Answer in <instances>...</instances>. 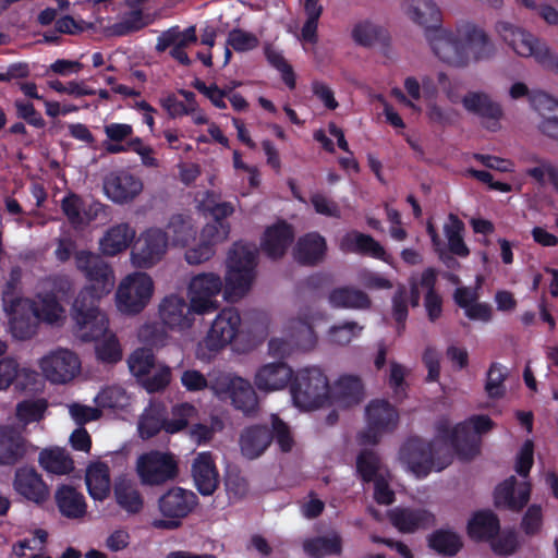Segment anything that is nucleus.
Returning a JSON list of instances; mask_svg holds the SVG:
<instances>
[{"label":"nucleus","instance_id":"48","mask_svg":"<svg viewBox=\"0 0 558 558\" xmlns=\"http://www.w3.org/2000/svg\"><path fill=\"white\" fill-rule=\"evenodd\" d=\"M114 498L118 506L129 514L138 513L144 506L143 497L136 484L128 480L117 482Z\"/></svg>","mask_w":558,"mask_h":558},{"label":"nucleus","instance_id":"40","mask_svg":"<svg viewBox=\"0 0 558 558\" xmlns=\"http://www.w3.org/2000/svg\"><path fill=\"white\" fill-rule=\"evenodd\" d=\"M194 207L198 213L209 214L214 222H227L226 218L234 213V205L220 202L219 196L211 191L198 192L194 197Z\"/></svg>","mask_w":558,"mask_h":558},{"label":"nucleus","instance_id":"34","mask_svg":"<svg viewBox=\"0 0 558 558\" xmlns=\"http://www.w3.org/2000/svg\"><path fill=\"white\" fill-rule=\"evenodd\" d=\"M391 524L401 533H414L435 523L434 514L423 508H395L388 513Z\"/></svg>","mask_w":558,"mask_h":558},{"label":"nucleus","instance_id":"15","mask_svg":"<svg viewBox=\"0 0 558 558\" xmlns=\"http://www.w3.org/2000/svg\"><path fill=\"white\" fill-rule=\"evenodd\" d=\"M511 99L529 96L532 108L538 113V128L548 136L558 137V100L544 92L530 93L523 82H514L509 87Z\"/></svg>","mask_w":558,"mask_h":558},{"label":"nucleus","instance_id":"58","mask_svg":"<svg viewBox=\"0 0 558 558\" xmlns=\"http://www.w3.org/2000/svg\"><path fill=\"white\" fill-rule=\"evenodd\" d=\"M351 36L357 45L371 47L384 39L385 29L369 21H361L353 26Z\"/></svg>","mask_w":558,"mask_h":558},{"label":"nucleus","instance_id":"17","mask_svg":"<svg viewBox=\"0 0 558 558\" xmlns=\"http://www.w3.org/2000/svg\"><path fill=\"white\" fill-rule=\"evenodd\" d=\"M75 265L88 281L83 289L95 291L96 298H105L112 291L116 282L114 272L97 254L80 251L75 254Z\"/></svg>","mask_w":558,"mask_h":558},{"label":"nucleus","instance_id":"35","mask_svg":"<svg viewBox=\"0 0 558 558\" xmlns=\"http://www.w3.org/2000/svg\"><path fill=\"white\" fill-rule=\"evenodd\" d=\"M192 476L197 490L205 496L213 495L219 484V474L209 452H199L192 463Z\"/></svg>","mask_w":558,"mask_h":558},{"label":"nucleus","instance_id":"54","mask_svg":"<svg viewBox=\"0 0 558 558\" xmlns=\"http://www.w3.org/2000/svg\"><path fill=\"white\" fill-rule=\"evenodd\" d=\"M329 302L333 307L366 308L369 300L363 292L351 288H337L329 294Z\"/></svg>","mask_w":558,"mask_h":558},{"label":"nucleus","instance_id":"30","mask_svg":"<svg viewBox=\"0 0 558 558\" xmlns=\"http://www.w3.org/2000/svg\"><path fill=\"white\" fill-rule=\"evenodd\" d=\"M38 377L36 371L20 366L13 359L0 360V391L12 385L20 390L29 389L37 384Z\"/></svg>","mask_w":558,"mask_h":558},{"label":"nucleus","instance_id":"6","mask_svg":"<svg viewBox=\"0 0 558 558\" xmlns=\"http://www.w3.org/2000/svg\"><path fill=\"white\" fill-rule=\"evenodd\" d=\"M101 299L95 291L82 289L72 304L73 332L82 341L98 340L109 328L106 313L98 307Z\"/></svg>","mask_w":558,"mask_h":558},{"label":"nucleus","instance_id":"4","mask_svg":"<svg viewBox=\"0 0 558 558\" xmlns=\"http://www.w3.org/2000/svg\"><path fill=\"white\" fill-rule=\"evenodd\" d=\"M494 31L517 56L534 58L544 68L558 70V56L527 29L508 21H498Z\"/></svg>","mask_w":558,"mask_h":558},{"label":"nucleus","instance_id":"23","mask_svg":"<svg viewBox=\"0 0 558 558\" xmlns=\"http://www.w3.org/2000/svg\"><path fill=\"white\" fill-rule=\"evenodd\" d=\"M403 11L410 21L424 28L426 39L429 32L444 28L442 12L435 0H404Z\"/></svg>","mask_w":558,"mask_h":558},{"label":"nucleus","instance_id":"41","mask_svg":"<svg viewBox=\"0 0 558 558\" xmlns=\"http://www.w3.org/2000/svg\"><path fill=\"white\" fill-rule=\"evenodd\" d=\"M94 402L100 409L128 412L133 403V396L120 385H109L95 396Z\"/></svg>","mask_w":558,"mask_h":558},{"label":"nucleus","instance_id":"33","mask_svg":"<svg viewBox=\"0 0 558 558\" xmlns=\"http://www.w3.org/2000/svg\"><path fill=\"white\" fill-rule=\"evenodd\" d=\"M339 247L343 252L369 255L392 265L391 256L387 254L379 242L357 231L345 233L339 241Z\"/></svg>","mask_w":558,"mask_h":558},{"label":"nucleus","instance_id":"2","mask_svg":"<svg viewBox=\"0 0 558 558\" xmlns=\"http://www.w3.org/2000/svg\"><path fill=\"white\" fill-rule=\"evenodd\" d=\"M256 248L252 244L235 243L227 258V271L223 278L214 271H201L190 277L186 283V300L191 311L198 316L216 312L222 293L228 302L243 298L251 289L255 278Z\"/></svg>","mask_w":558,"mask_h":558},{"label":"nucleus","instance_id":"38","mask_svg":"<svg viewBox=\"0 0 558 558\" xmlns=\"http://www.w3.org/2000/svg\"><path fill=\"white\" fill-rule=\"evenodd\" d=\"M85 484L95 501H104L110 493L111 477L108 464L101 461L90 462L85 471Z\"/></svg>","mask_w":558,"mask_h":558},{"label":"nucleus","instance_id":"36","mask_svg":"<svg viewBox=\"0 0 558 558\" xmlns=\"http://www.w3.org/2000/svg\"><path fill=\"white\" fill-rule=\"evenodd\" d=\"M294 236L292 227L283 221H279L268 227L262 239V250L270 258H279L291 244Z\"/></svg>","mask_w":558,"mask_h":558},{"label":"nucleus","instance_id":"7","mask_svg":"<svg viewBox=\"0 0 558 558\" xmlns=\"http://www.w3.org/2000/svg\"><path fill=\"white\" fill-rule=\"evenodd\" d=\"M19 316L22 320V329H16L13 322L10 324L9 329L14 338L27 339L36 332L39 323L51 326L62 325L66 319V312L54 294L39 293L36 302L28 300V306L23 308Z\"/></svg>","mask_w":558,"mask_h":558},{"label":"nucleus","instance_id":"56","mask_svg":"<svg viewBox=\"0 0 558 558\" xmlns=\"http://www.w3.org/2000/svg\"><path fill=\"white\" fill-rule=\"evenodd\" d=\"M303 548L308 556L314 558L339 554L341 551V538L337 533L329 534L325 537H315L305 541Z\"/></svg>","mask_w":558,"mask_h":558},{"label":"nucleus","instance_id":"20","mask_svg":"<svg viewBox=\"0 0 558 558\" xmlns=\"http://www.w3.org/2000/svg\"><path fill=\"white\" fill-rule=\"evenodd\" d=\"M356 470L365 482H374V498L383 505H390L395 494L389 487V472L380 464L373 451H362L356 461Z\"/></svg>","mask_w":558,"mask_h":558},{"label":"nucleus","instance_id":"51","mask_svg":"<svg viewBox=\"0 0 558 558\" xmlns=\"http://www.w3.org/2000/svg\"><path fill=\"white\" fill-rule=\"evenodd\" d=\"M303 10L305 21L301 28L300 40L314 45L317 43L318 20L323 13V5L319 0H304Z\"/></svg>","mask_w":558,"mask_h":558},{"label":"nucleus","instance_id":"45","mask_svg":"<svg viewBox=\"0 0 558 558\" xmlns=\"http://www.w3.org/2000/svg\"><path fill=\"white\" fill-rule=\"evenodd\" d=\"M326 241L318 233H308L301 238L294 248V257L303 264H314L326 253Z\"/></svg>","mask_w":558,"mask_h":558},{"label":"nucleus","instance_id":"57","mask_svg":"<svg viewBox=\"0 0 558 558\" xmlns=\"http://www.w3.org/2000/svg\"><path fill=\"white\" fill-rule=\"evenodd\" d=\"M197 416V409L187 402L179 403L171 410V418L167 420L165 430L175 434L185 428Z\"/></svg>","mask_w":558,"mask_h":558},{"label":"nucleus","instance_id":"52","mask_svg":"<svg viewBox=\"0 0 558 558\" xmlns=\"http://www.w3.org/2000/svg\"><path fill=\"white\" fill-rule=\"evenodd\" d=\"M196 39L195 26H189L185 29L172 27L158 37L156 48L158 51H165L170 47L185 48L194 44Z\"/></svg>","mask_w":558,"mask_h":558},{"label":"nucleus","instance_id":"8","mask_svg":"<svg viewBox=\"0 0 558 558\" xmlns=\"http://www.w3.org/2000/svg\"><path fill=\"white\" fill-rule=\"evenodd\" d=\"M155 293V282L144 271H133L124 276L116 290L114 304L124 315H137L150 303Z\"/></svg>","mask_w":558,"mask_h":558},{"label":"nucleus","instance_id":"63","mask_svg":"<svg viewBox=\"0 0 558 558\" xmlns=\"http://www.w3.org/2000/svg\"><path fill=\"white\" fill-rule=\"evenodd\" d=\"M230 234L229 222H207L199 232L202 241L210 244L214 248L217 244L225 242Z\"/></svg>","mask_w":558,"mask_h":558},{"label":"nucleus","instance_id":"42","mask_svg":"<svg viewBox=\"0 0 558 558\" xmlns=\"http://www.w3.org/2000/svg\"><path fill=\"white\" fill-rule=\"evenodd\" d=\"M500 530L496 514L488 510L475 512L469 520L466 531L470 538L475 541H488Z\"/></svg>","mask_w":558,"mask_h":558},{"label":"nucleus","instance_id":"21","mask_svg":"<svg viewBox=\"0 0 558 558\" xmlns=\"http://www.w3.org/2000/svg\"><path fill=\"white\" fill-rule=\"evenodd\" d=\"M195 314L191 303L179 294L165 296L159 304V317L162 324L171 330L185 331L193 327Z\"/></svg>","mask_w":558,"mask_h":558},{"label":"nucleus","instance_id":"1","mask_svg":"<svg viewBox=\"0 0 558 558\" xmlns=\"http://www.w3.org/2000/svg\"><path fill=\"white\" fill-rule=\"evenodd\" d=\"M492 427L493 422L485 415L472 416L456 425L448 420H441L430 442L418 438L409 439L400 449L399 461L407 472L416 478H423L433 471L439 472L447 468L454 452L460 451L463 454L464 445L470 446L472 453L475 452L478 436Z\"/></svg>","mask_w":558,"mask_h":558},{"label":"nucleus","instance_id":"19","mask_svg":"<svg viewBox=\"0 0 558 558\" xmlns=\"http://www.w3.org/2000/svg\"><path fill=\"white\" fill-rule=\"evenodd\" d=\"M367 428L359 437L362 445H374L398 423L396 409L387 401L376 399L366 407Z\"/></svg>","mask_w":558,"mask_h":558},{"label":"nucleus","instance_id":"59","mask_svg":"<svg viewBox=\"0 0 558 558\" xmlns=\"http://www.w3.org/2000/svg\"><path fill=\"white\" fill-rule=\"evenodd\" d=\"M131 373L142 383V378L151 373L156 363L154 355L148 349H137L129 357Z\"/></svg>","mask_w":558,"mask_h":558},{"label":"nucleus","instance_id":"18","mask_svg":"<svg viewBox=\"0 0 558 558\" xmlns=\"http://www.w3.org/2000/svg\"><path fill=\"white\" fill-rule=\"evenodd\" d=\"M241 328V316L234 308H223L214 318L211 326L199 348V355L206 357L203 353V345L208 349L209 354L216 353L229 345L239 335Z\"/></svg>","mask_w":558,"mask_h":558},{"label":"nucleus","instance_id":"50","mask_svg":"<svg viewBox=\"0 0 558 558\" xmlns=\"http://www.w3.org/2000/svg\"><path fill=\"white\" fill-rule=\"evenodd\" d=\"M428 545L440 555L453 556L462 548V539L454 531L440 529L428 536Z\"/></svg>","mask_w":558,"mask_h":558},{"label":"nucleus","instance_id":"28","mask_svg":"<svg viewBox=\"0 0 558 558\" xmlns=\"http://www.w3.org/2000/svg\"><path fill=\"white\" fill-rule=\"evenodd\" d=\"M363 396V385L359 377L341 375L330 386V403L328 405L348 409L360 403Z\"/></svg>","mask_w":558,"mask_h":558},{"label":"nucleus","instance_id":"62","mask_svg":"<svg viewBox=\"0 0 558 558\" xmlns=\"http://www.w3.org/2000/svg\"><path fill=\"white\" fill-rule=\"evenodd\" d=\"M490 547L496 555L510 556L519 548L518 536L513 531H504L497 533L490 539Z\"/></svg>","mask_w":558,"mask_h":558},{"label":"nucleus","instance_id":"39","mask_svg":"<svg viewBox=\"0 0 558 558\" xmlns=\"http://www.w3.org/2000/svg\"><path fill=\"white\" fill-rule=\"evenodd\" d=\"M466 110L475 112L486 119V126L490 130L497 128L498 119L501 117V108L498 104L483 93H469L462 99Z\"/></svg>","mask_w":558,"mask_h":558},{"label":"nucleus","instance_id":"29","mask_svg":"<svg viewBox=\"0 0 558 558\" xmlns=\"http://www.w3.org/2000/svg\"><path fill=\"white\" fill-rule=\"evenodd\" d=\"M13 486L19 495L35 504H43L49 497L47 485L32 468L24 466L16 470Z\"/></svg>","mask_w":558,"mask_h":558},{"label":"nucleus","instance_id":"9","mask_svg":"<svg viewBox=\"0 0 558 558\" xmlns=\"http://www.w3.org/2000/svg\"><path fill=\"white\" fill-rule=\"evenodd\" d=\"M404 89L411 99L401 90L393 92L395 97L401 104L420 113L422 108L417 102L422 100L426 105V114L433 122L446 123L449 121V114L436 104L438 89L430 76L423 75L420 80L413 76L407 77Z\"/></svg>","mask_w":558,"mask_h":558},{"label":"nucleus","instance_id":"27","mask_svg":"<svg viewBox=\"0 0 558 558\" xmlns=\"http://www.w3.org/2000/svg\"><path fill=\"white\" fill-rule=\"evenodd\" d=\"M104 190L112 202L123 204L141 194L143 183L138 178L126 172L111 173L105 180Z\"/></svg>","mask_w":558,"mask_h":558},{"label":"nucleus","instance_id":"55","mask_svg":"<svg viewBox=\"0 0 558 558\" xmlns=\"http://www.w3.org/2000/svg\"><path fill=\"white\" fill-rule=\"evenodd\" d=\"M48 402L45 399H29L19 402L15 408V416L19 423L25 427L31 423L40 422L47 412Z\"/></svg>","mask_w":558,"mask_h":558},{"label":"nucleus","instance_id":"44","mask_svg":"<svg viewBox=\"0 0 558 558\" xmlns=\"http://www.w3.org/2000/svg\"><path fill=\"white\" fill-rule=\"evenodd\" d=\"M56 502L60 512L66 518L80 519L86 513L84 496L71 486L63 485L57 489Z\"/></svg>","mask_w":558,"mask_h":558},{"label":"nucleus","instance_id":"32","mask_svg":"<svg viewBox=\"0 0 558 558\" xmlns=\"http://www.w3.org/2000/svg\"><path fill=\"white\" fill-rule=\"evenodd\" d=\"M27 451V441L17 427L0 424V465H13Z\"/></svg>","mask_w":558,"mask_h":558},{"label":"nucleus","instance_id":"46","mask_svg":"<svg viewBox=\"0 0 558 558\" xmlns=\"http://www.w3.org/2000/svg\"><path fill=\"white\" fill-rule=\"evenodd\" d=\"M165 409L161 404L150 403L140 415L137 421L138 436L146 440L165 430Z\"/></svg>","mask_w":558,"mask_h":558},{"label":"nucleus","instance_id":"3","mask_svg":"<svg viewBox=\"0 0 558 558\" xmlns=\"http://www.w3.org/2000/svg\"><path fill=\"white\" fill-rule=\"evenodd\" d=\"M427 43L440 62L453 68L487 61L497 54V46L487 32L473 23H462L456 29L432 31Z\"/></svg>","mask_w":558,"mask_h":558},{"label":"nucleus","instance_id":"64","mask_svg":"<svg viewBox=\"0 0 558 558\" xmlns=\"http://www.w3.org/2000/svg\"><path fill=\"white\" fill-rule=\"evenodd\" d=\"M171 371L163 364H156L149 375L142 378V385L149 392L163 389L170 383Z\"/></svg>","mask_w":558,"mask_h":558},{"label":"nucleus","instance_id":"10","mask_svg":"<svg viewBox=\"0 0 558 558\" xmlns=\"http://www.w3.org/2000/svg\"><path fill=\"white\" fill-rule=\"evenodd\" d=\"M316 343L313 322L306 317H298L286 323L281 337L269 340L268 352L274 357L283 359L298 351L313 350Z\"/></svg>","mask_w":558,"mask_h":558},{"label":"nucleus","instance_id":"12","mask_svg":"<svg viewBox=\"0 0 558 558\" xmlns=\"http://www.w3.org/2000/svg\"><path fill=\"white\" fill-rule=\"evenodd\" d=\"M210 390L221 400L229 399L233 407L245 414L258 409V397L251 383L233 374H219L210 383Z\"/></svg>","mask_w":558,"mask_h":558},{"label":"nucleus","instance_id":"22","mask_svg":"<svg viewBox=\"0 0 558 558\" xmlns=\"http://www.w3.org/2000/svg\"><path fill=\"white\" fill-rule=\"evenodd\" d=\"M292 380L293 371L284 362L266 363L254 375L255 387L266 393L283 390Z\"/></svg>","mask_w":558,"mask_h":558},{"label":"nucleus","instance_id":"47","mask_svg":"<svg viewBox=\"0 0 558 558\" xmlns=\"http://www.w3.org/2000/svg\"><path fill=\"white\" fill-rule=\"evenodd\" d=\"M270 444L269 433L265 427L246 428L240 439L241 451L248 459L259 457Z\"/></svg>","mask_w":558,"mask_h":558},{"label":"nucleus","instance_id":"16","mask_svg":"<svg viewBox=\"0 0 558 558\" xmlns=\"http://www.w3.org/2000/svg\"><path fill=\"white\" fill-rule=\"evenodd\" d=\"M196 495L181 487H172L167 490L158 501L162 519H156L153 525L157 529H175L181 520L196 506Z\"/></svg>","mask_w":558,"mask_h":558},{"label":"nucleus","instance_id":"60","mask_svg":"<svg viewBox=\"0 0 558 558\" xmlns=\"http://www.w3.org/2000/svg\"><path fill=\"white\" fill-rule=\"evenodd\" d=\"M62 210L75 227L87 225L93 218L84 210L83 203L76 195H69L62 201Z\"/></svg>","mask_w":558,"mask_h":558},{"label":"nucleus","instance_id":"13","mask_svg":"<svg viewBox=\"0 0 558 558\" xmlns=\"http://www.w3.org/2000/svg\"><path fill=\"white\" fill-rule=\"evenodd\" d=\"M37 365L41 376L52 385H66L82 371L78 355L66 348L48 351L38 360Z\"/></svg>","mask_w":558,"mask_h":558},{"label":"nucleus","instance_id":"5","mask_svg":"<svg viewBox=\"0 0 558 558\" xmlns=\"http://www.w3.org/2000/svg\"><path fill=\"white\" fill-rule=\"evenodd\" d=\"M291 399L300 410L312 411L330 403V384L327 375L316 366L296 372L290 386Z\"/></svg>","mask_w":558,"mask_h":558},{"label":"nucleus","instance_id":"25","mask_svg":"<svg viewBox=\"0 0 558 558\" xmlns=\"http://www.w3.org/2000/svg\"><path fill=\"white\" fill-rule=\"evenodd\" d=\"M435 281L436 272L432 268L411 279V303L417 305L421 291H425V308L430 320L437 319L441 314V299L434 291Z\"/></svg>","mask_w":558,"mask_h":558},{"label":"nucleus","instance_id":"61","mask_svg":"<svg viewBox=\"0 0 558 558\" xmlns=\"http://www.w3.org/2000/svg\"><path fill=\"white\" fill-rule=\"evenodd\" d=\"M362 329V326L353 322L335 325L328 330V340L337 345H345L359 337Z\"/></svg>","mask_w":558,"mask_h":558},{"label":"nucleus","instance_id":"49","mask_svg":"<svg viewBox=\"0 0 558 558\" xmlns=\"http://www.w3.org/2000/svg\"><path fill=\"white\" fill-rule=\"evenodd\" d=\"M39 463L49 473L68 474L74 465L69 453L59 447L47 448L39 454Z\"/></svg>","mask_w":558,"mask_h":558},{"label":"nucleus","instance_id":"31","mask_svg":"<svg viewBox=\"0 0 558 558\" xmlns=\"http://www.w3.org/2000/svg\"><path fill=\"white\" fill-rule=\"evenodd\" d=\"M482 278H477V288H458L453 294L454 302L464 311V315L471 319L488 323L493 318V308L488 303L478 302V288Z\"/></svg>","mask_w":558,"mask_h":558},{"label":"nucleus","instance_id":"26","mask_svg":"<svg viewBox=\"0 0 558 558\" xmlns=\"http://www.w3.org/2000/svg\"><path fill=\"white\" fill-rule=\"evenodd\" d=\"M22 272L19 268L11 270L9 278L2 291V306L9 319V325L13 322L15 328L21 330L22 320L20 312L28 306L27 298L21 296L20 281Z\"/></svg>","mask_w":558,"mask_h":558},{"label":"nucleus","instance_id":"14","mask_svg":"<svg viewBox=\"0 0 558 558\" xmlns=\"http://www.w3.org/2000/svg\"><path fill=\"white\" fill-rule=\"evenodd\" d=\"M170 246L168 234L160 228H148L140 233L130 254L131 264L149 269L163 259Z\"/></svg>","mask_w":558,"mask_h":558},{"label":"nucleus","instance_id":"43","mask_svg":"<svg viewBox=\"0 0 558 558\" xmlns=\"http://www.w3.org/2000/svg\"><path fill=\"white\" fill-rule=\"evenodd\" d=\"M163 231L168 234L170 245L182 247L189 246L197 234L193 219L181 214L172 216Z\"/></svg>","mask_w":558,"mask_h":558},{"label":"nucleus","instance_id":"24","mask_svg":"<svg viewBox=\"0 0 558 558\" xmlns=\"http://www.w3.org/2000/svg\"><path fill=\"white\" fill-rule=\"evenodd\" d=\"M531 489L529 480L519 481L514 476H510L496 487L495 505L511 510H520L530 500Z\"/></svg>","mask_w":558,"mask_h":558},{"label":"nucleus","instance_id":"53","mask_svg":"<svg viewBox=\"0 0 558 558\" xmlns=\"http://www.w3.org/2000/svg\"><path fill=\"white\" fill-rule=\"evenodd\" d=\"M96 359L104 364H114L122 359V348L116 335L107 329V331L94 340Z\"/></svg>","mask_w":558,"mask_h":558},{"label":"nucleus","instance_id":"37","mask_svg":"<svg viewBox=\"0 0 558 558\" xmlns=\"http://www.w3.org/2000/svg\"><path fill=\"white\" fill-rule=\"evenodd\" d=\"M135 235V229L129 223L114 225L99 240V250L106 256H116L130 246Z\"/></svg>","mask_w":558,"mask_h":558},{"label":"nucleus","instance_id":"11","mask_svg":"<svg viewBox=\"0 0 558 558\" xmlns=\"http://www.w3.org/2000/svg\"><path fill=\"white\" fill-rule=\"evenodd\" d=\"M135 472L143 485L160 486L178 476L179 461L169 451L150 450L138 456Z\"/></svg>","mask_w":558,"mask_h":558}]
</instances>
